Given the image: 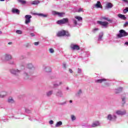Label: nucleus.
<instances>
[{
  "label": "nucleus",
  "instance_id": "nucleus-10",
  "mask_svg": "<svg viewBox=\"0 0 128 128\" xmlns=\"http://www.w3.org/2000/svg\"><path fill=\"white\" fill-rule=\"evenodd\" d=\"M20 72V71L18 70H16L14 69H12L10 70V72L12 74H19Z\"/></svg>",
  "mask_w": 128,
  "mask_h": 128
},
{
  "label": "nucleus",
  "instance_id": "nucleus-34",
  "mask_svg": "<svg viewBox=\"0 0 128 128\" xmlns=\"http://www.w3.org/2000/svg\"><path fill=\"white\" fill-rule=\"evenodd\" d=\"M82 10H83V9L82 8H79V9L78 10V12H84Z\"/></svg>",
  "mask_w": 128,
  "mask_h": 128
},
{
  "label": "nucleus",
  "instance_id": "nucleus-11",
  "mask_svg": "<svg viewBox=\"0 0 128 128\" xmlns=\"http://www.w3.org/2000/svg\"><path fill=\"white\" fill-rule=\"evenodd\" d=\"M32 14L34 16H43V18H46V15L43 14L32 13Z\"/></svg>",
  "mask_w": 128,
  "mask_h": 128
},
{
  "label": "nucleus",
  "instance_id": "nucleus-28",
  "mask_svg": "<svg viewBox=\"0 0 128 128\" xmlns=\"http://www.w3.org/2000/svg\"><path fill=\"white\" fill-rule=\"evenodd\" d=\"M16 34H22V30H17L16 31Z\"/></svg>",
  "mask_w": 128,
  "mask_h": 128
},
{
  "label": "nucleus",
  "instance_id": "nucleus-35",
  "mask_svg": "<svg viewBox=\"0 0 128 128\" xmlns=\"http://www.w3.org/2000/svg\"><path fill=\"white\" fill-rule=\"evenodd\" d=\"M74 24H75V26H77L78 22H76V20H74Z\"/></svg>",
  "mask_w": 128,
  "mask_h": 128
},
{
  "label": "nucleus",
  "instance_id": "nucleus-1",
  "mask_svg": "<svg viewBox=\"0 0 128 128\" xmlns=\"http://www.w3.org/2000/svg\"><path fill=\"white\" fill-rule=\"evenodd\" d=\"M70 36V33H68V32L64 30L60 31L57 34V36Z\"/></svg>",
  "mask_w": 128,
  "mask_h": 128
},
{
  "label": "nucleus",
  "instance_id": "nucleus-6",
  "mask_svg": "<svg viewBox=\"0 0 128 128\" xmlns=\"http://www.w3.org/2000/svg\"><path fill=\"white\" fill-rule=\"evenodd\" d=\"M32 18V16L30 15H26L25 16V24H28L30 22V18Z\"/></svg>",
  "mask_w": 128,
  "mask_h": 128
},
{
  "label": "nucleus",
  "instance_id": "nucleus-45",
  "mask_svg": "<svg viewBox=\"0 0 128 128\" xmlns=\"http://www.w3.org/2000/svg\"><path fill=\"white\" fill-rule=\"evenodd\" d=\"M30 36H34V33H31L30 34Z\"/></svg>",
  "mask_w": 128,
  "mask_h": 128
},
{
  "label": "nucleus",
  "instance_id": "nucleus-21",
  "mask_svg": "<svg viewBox=\"0 0 128 128\" xmlns=\"http://www.w3.org/2000/svg\"><path fill=\"white\" fill-rule=\"evenodd\" d=\"M6 60H12V56L6 54Z\"/></svg>",
  "mask_w": 128,
  "mask_h": 128
},
{
  "label": "nucleus",
  "instance_id": "nucleus-24",
  "mask_svg": "<svg viewBox=\"0 0 128 128\" xmlns=\"http://www.w3.org/2000/svg\"><path fill=\"white\" fill-rule=\"evenodd\" d=\"M75 18H76V20H78L79 22L80 20H82V18L80 17V16H75Z\"/></svg>",
  "mask_w": 128,
  "mask_h": 128
},
{
  "label": "nucleus",
  "instance_id": "nucleus-37",
  "mask_svg": "<svg viewBox=\"0 0 128 128\" xmlns=\"http://www.w3.org/2000/svg\"><path fill=\"white\" fill-rule=\"evenodd\" d=\"M39 44H40V42H34V46H38Z\"/></svg>",
  "mask_w": 128,
  "mask_h": 128
},
{
  "label": "nucleus",
  "instance_id": "nucleus-25",
  "mask_svg": "<svg viewBox=\"0 0 128 128\" xmlns=\"http://www.w3.org/2000/svg\"><path fill=\"white\" fill-rule=\"evenodd\" d=\"M102 20H108V22H112V20L106 17H102Z\"/></svg>",
  "mask_w": 128,
  "mask_h": 128
},
{
  "label": "nucleus",
  "instance_id": "nucleus-23",
  "mask_svg": "<svg viewBox=\"0 0 128 128\" xmlns=\"http://www.w3.org/2000/svg\"><path fill=\"white\" fill-rule=\"evenodd\" d=\"M122 90V88H120L116 90V94H119Z\"/></svg>",
  "mask_w": 128,
  "mask_h": 128
},
{
  "label": "nucleus",
  "instance_id": "nucleus-4",
  "mask_svg": "<svg viewBox=\"0 0 128 128\" xmlns=\"http://www.w3.org/2000/svg\"><path fill=\"white\" fill-rule=\"evenodd\" d=\"M70 48L72 50H80V46L75 44H72Z\"/></svg>",
  "mask_w": 128,
  "mask_h": 128
},
{
  "label": "nucleus",
  "instance_id": "nucleus-39",
  "mask_svg": "<svg viewBox=\"0 0 128 128\" xmlns=\"http://www.w3.org/2000/svg\"><path fill=\"white\" fill-rule=\"evenodd\" d=\"M78 72L79 74H80V72H82V69L78 68Z\"/></svg>",
  "mask_w": 128,
  "mask_h": 128
},
{
  "label": "nucleus",
  "instance_id": "nucleus-50",
  "mask_svg": "<svg viewBox=\"0 0 128 128\" xmlns=\"http://www.w3.org/2000/svg\"><path fill=\"white\" fill-rule=\"evenodd\" d=\"M64 67L66 68V64H63Z\"/></svg>",
  "mask_w": 128,
  "mask_h": 128
},
{
  "label": "nucleus",
  "instance_id": "nucleus-53",
  "mask_svg": "<svg viewBox=\"0 0 128 128\" xmlns=\"http://www.w3.org/2000/svg\"><path fill=\"white\" fill-rule=\"evenodd\" d=\"M0 34H2V31H0Z\"/></svg>",
  "mask_w": 128,
  "mask_h": 128
},
{
  "label": "nucleus",
  "instance_id": "nucleus-51",
  "mask_svg": "<svg viewBox=\"0 0 128 128\" xmlns=\"http://www.w3.org/2000/svg\"><path fill=\"white\" fill-rule=\"evenodd\" d=\"M70 103L72 102V100H70Z\"/></svg>",
  "mask_w": 128,
  "mask_h": 128
},
{
  "label": "nucleus",
  "instance_id": "nucleus-26",
  "mask_svg": "<svg viewBox=\"0 0 128 128\" xmlns=\"http://www.w3.org/2000/svg\"><path fill=\"white\" fill-rule=\"evenodd\" d=\"M8 102H10V104H14V99L12 98H9L8 100Z\"/></svg>",
  "mask_w": 128,
  "mask_h": 128
},
{
  "label": "nucleus",
  "instance_id": "nucleus-43",
  "mask_svg": "<svg viewBox=\"0 0 128 128\" xmlns=\"http://www.w3.org/2000/svg\"><path fill=\"white\" fill-rule=\"evenodd\" d=\"M69 72H70L71 74H72V72H74L72 71V69H70V68L69 69Z\"/></svg>",
  "mask_w": 128,
  "mask_h": 128
},
{
  "label": "nucleus",
  "instance_id": "nucleus-36",
  "mask_svg": "<svg viewBox=\"0 0 128 128\" xmlns=\"http://www.w3.org/2000/svg\"><path fill=\"white\" fill-rule=\"evenodd\" d=\"M124 26L126 27V26H128V22H126L124 23Z\"/></svg>",
  "mask_w": 128,
  "mask_h": 128
},
{
  "label": "nucleus",
  "instance_id": "nucleus-27",
  "mask_svg": "<svg viewBox=\"0 0 128 128\" xmlns=\"http://www.w3.org/2000/svg\"><path fill=\"white\" fill-rule=\"evenodd\" d=\"M102 36H104V34H100L99 38H98V40H102Z\"/></svg>",
  "mask_w": 128,
  "mask_h": 128
},
{
  "label": "nucleus",
  "instance_id": "nucleus-38",
  "mask_svg": "<svg viewBox=\"0 0 128 128\" xmlns=\"http://www.w3.org/2000/svg\"><path fill=\"white\" fill-rule=\"evenodd\" d=\"M49 123L50 124H54V121L52 120H51L49 122Z\"/></svg>",
  "mask_w": 128,
  "mask_h": 128
},
{
  "label": "nucleus",
  "instance_id": "nucleus-13",
  "mask_svg": "<svg viewBox=\"0 0 128 128\" xmlns=\"http://www.w3.org/2000/svg\"><path fill=\"white\" fill-rule=\"evenodd\" d=\"M118 18H120L124 20H126V17L124 15H123L122 14H118Z\"/></svg>",
  "mask_w": 128,
  "mask_h": 128
},
{
  "label": "nucleus",
  "instance_id": "nucleus-22",
  "mask_svg": "<svg viewBox=\"0 0 128 128\" xmlns=\"http://www.w3.org/2000/svg\"><path fill=\"white\" fill-rule=\"evenodd\" d=\"M40 2V0H34L31 3V4H38Z\"/></svg>",
  "mask_w": 128,
  "mask_h": 128
},
{
  "label": "nucleus",
  "instance_id": "nucleus-20",
  "mask_svg": "<svg viewBox=\"0 0 128 128\" xmlns=\"http://www.w3.org/2000/svg\"><path fill=\"white\" fill-rule=\"evenodd\" d=\"M6 96V92H2L0 94V98H4V96Z\"/></svg>",
  "mask_w": 128,
  "mask_h": 128
},
{
  "label": "nucleus",
  "instance_id": "nucleus-33",
  "mask_svg": "<svg viewBox=\"0 0 128 128\" xmlns=\"http://www.w3.org/2000/svg\"><path fill=\"white\" fill-rule=\"evenodd\" d=\"M52 94V92L50 91L48 93H47V96H51Z\"/></svg>",
  "mask_w": 128,
  "mask_h": 128
},
{
  "label": "nucleus",
  "instance_id": "nucleus-12",
  "mask_svg": "<svg viewBox=\"0 0 128 128\" xmlns=\"http://www.w3.org/2000/svg\"><path fill=\"white\" fill-rule=\"evenodd\" d=\"M116 116H114V118L110 114H108V120H116Z\"/></svg>",
  "mask_w": 128,
  "mask_h": 128
},
{
  "label": "nucleus",
  "instance_id": "nucleus-14",
  "mask_svg": "<svg viewBox=\"0 0 128 128\" xmlns=\"http://www.w3.org/2000/svg\"><path fill=\"white\" fill-rule=\"evenodd\" d=\"M12 12H13V14H20V10L18 9L13 8L12 10Z\"/></svg>",
  "mask_w": 128,
  "mask_h": 128
},
{
  "label": "nucleus",
  "instance_id": "nucleus-30",
  "mask_svg": "<svg viewBox=\"0 0 128 128\" xmlns=\"http://www.w3.org/2000/svg\"><path fill=\"white\" fill-rule=\"evenodd\" d=\"M71 118H72V120H76V116H74L72 115L71 116Z\"/></svg>",
  "mask_w": 128,
  "mask_h": 128
},
{
  "label": "nucleus",
  "instance_id": "nucleus-19",
  "mask_svg": "<svg viewBox=\"0 0 128 128\" xmlns=\"http://www.w3.org/2000/svg\"><path fill=\"white\" fill-rule=\"evenodd\" d=\"M18 2H19L21 4H26V1L24 0H18Z\"/></svg>",
  "mask_w": 128,
  "mask_h": 128
},
{
  "label": "nucleus",
  "instance_id": "nucleus-9",
  "mask_svg": "<svg viewBox=\"0 0 128 128\" xmlns=\"http://www.w3.org/2000/svg\"><path fill=\"white\" fill-rule=\"evenodd\" d=\"M126 110H124L123 111L120 110H118L116 112V114H120V115H124V114H126Z\"/></svg>",
  "mask_w": 128,
  "mask_h": 128
},
{
  "label": "nucleus",
  "instance_id": "nucleus-5",
  "mask_svg": "<svg viewBox=\"0 0 128 128\" xmlns=\"http://www.w3.org/2000/svg\"><path fill=\"white\" fill-rule=\"evenodd\" d=\"M97 24L104 28H106L108 26V22L97 21Z\"/></svg>",
  "mask_w": 128,
  "mask_h": 128
},
{
  "label": "nucleus",
  "instance_id": "nucleus-7",
  "mask_svg": "<svg viewBox=\"0 0 128 128\" xmlns=\"http://www.w3.org/2000/svg\"><path fill=\"white\" fill-rule=\"evenodd\" d=\"M53 14L54 16H64L65 14V13L64 12H56V11H54L53 12Z\"/></svg>",
  "mask_w": 128,
  "mask_h": 128
},
{
  "label": "nucleus",
  "instance_id": "nucleus-29",
  "mask_svg": "<svg viewBox=\"0 0 128 128\" xmlns=\"http://www.w3.org/2000/svg\"><path fill=\"white\" fill-rule=\"evenodd\" d=\"M49 51L50 52L51 54H52L54 52V50L53 48H50V49H49Z\"/></svg>",
  "mask_w": 128,
  "mask_h": 128
},
{
  "label": "nucleus",
  "instance_id": "nucleus-18",
  "mask_svg": "<svg viewBox=\"0 0 128 128\" xmlns=\"http://www.w3.org/2000/svg\"><path fill=\"white\" fill-rule=\"evenodd\" d=\"M62 121H60V122H56L55 126L56 128H58L59 126H62Z\"/></svg>",
  "mask_w": 128,
  "mask_h": 128
},
{
  "label": "nucleus",
  "instance_id": "nucleus-32",
  "mask_svg": "<svg viewBox=\"0 0 128 128\" xmlns=\"http://www.w3.org/2000/svg\"><path fill=\"white\" fill-rule=\"evenodd\" d=\"M28 68H32V64H28Z\"/></svg>",
  "mask_w": 128,
  "mask_h": 128
},
{
  "label": "nucleus",
  "instance_id": "nucleus-8",
  "mask_svg": "<svg viewBox=\"0 0 128 128\" xmlns=\"http://www.w3.org/2000/svg\"><path fill=\"white\" fill-rule=\"evenodd\" d=\"M94 6L95 8H102V6L100 1L97 2V3L94 5Z\"/></svg>",
  "mask_w": 128,
  "mask_h": 128
},
{
  "label": "nucleus",
  "instance_id": "nucleus-47",
  "mask_svg": "<svg viewBox=\"0 0 128 128\" xmlns=\"http://www.w3.org/2000/svg\"><path fill=\"white\" fill-rule=\"evenodd\" d=\"M125 46H128V42L124 43Z\"/></svg>",
  "mask_w": 128,
  "mask_h": 128
},
{
  "label": "nucleus",
  "instance_id": "nucleus-48",
  "mask_svg": "<svg viewBox=\"0 0 128 128\" xmlns=\"http://www.w3.org/2000/svg\"><path fill=\"white\" fill-rule=\"evenodd\" d=\"M124 2H128V0H122Z\"/></svg>",
  "mask_w": 128,
  "mask_h": 128
},
{
  "label": "nucleus",
  "instance_id": "nucleus-16",
  "mask_svg": "<svg viewBox=\"0 0 128 128\" xmlns=\"http://www.w3.org/2000/svg\"><path fill=\"white\" fill-rule=\"evenodd\" d=\"M106 82V79L102 78L96 80V82L100 84H102V82Z\"/></svg>",
  "mask_w": 128,
  "mask_h": 128
},
{
  "label": "nucleus",
  "instance_id": "nucleus-55",
  "mask_svg": "<svg viewBox=\"0 0 128 128\" xmlns=\"http://www.w3.org/2000/svg\"><path fill=\"white\" fill-rule=\"evenodd\" d=\"M60 84H62V82H60Z\"/></svg>",
  "mask_w": 128,
  "mask_h": 128
},
{
  "label": "nucleus",
  "instance_id": "nucleus-42",
  "mask_svg": "<svg viewBox=\"0 0 128 128\" xmlns=\"http://www.w3.org/2000/svg\"><path fill=\"white\" fill-rule=\"evenodd\" d=\"M60 94H62V92H58L57 94V96H62V95H60Z\"/></svg>",
  "mask_w": 128,
  "mask_h": 128
},
{
  "label": "nucleus",
  "instance_id": "nucleus-40",
  "mask_svg": "<svg viewBox=\"0 0 128 128\" xmlns=\"http://www.w3.org/2000/svg\"><path fill=\"white\" fill-rule=\"evenodd\" d=\"M24 76H26V77L25 78V79H26V80H28V74H25Z\"/></svg>",
  "mask_w": 128,
  "mask_h": 128
},
{
  "label": "nucleus",
  "instance_id": "nucleus-17",
  "mask_svg": "<svg viewBox=\"0 0 128 128\" xmlns=\"http://www.w3.org/2000/svg\"><path fill=\"white\" fill-rule=\"evenodd\" d=\"M100 126V122L98 121H96L95 123H93L92 126V128H95V126Z\"/></svg>",
  "mask_w": 128,
  "mask_h": 128
},
{
  "label": "nucleus",
  "instance_id": "nucleus-3",
  "mask_svg": "<svg viewBox=\"0 0 128 128\" xmlns=\"http://www.w3.org/2000/svg\"><path fill=\"white\" fill-rule=\"evenodd\" d=\"M120 34L118 35V38H122V36H128V32H126L124 30H120Z\"/></svg>",
  "mask_w": 128,
  "mask_h": 128
},
{
  "label": "nucleus",
  "instance_id": "nucleus-46",
  "mask_svg": "<svg viewBox=\"0 0 128 128\" xmlns=\"http://www.w3.org/2000/svg\"><path fill=\"white\" fill-rule=\"evenodd\" d=\"M78 94H82V90H80L79 92H78Z\"/></svg>",
  "mask_w": 128,
  "mask_h": 128
},
{
  "label": "nucleus",
  "instance_id": "nucleus-52",
  "mask_svg": "<svg viewBox=\"0 0 128 128\" xmlns=\"http://www.w3.org/2000/svg\"><path fill=\"white\" fill-rule=\"evenodd\" d=\"M0 2H4V0H0Z\"/></svg>",
  "mask_w": 128,
  "mask_h": 128
},
{
  "label": "nucleus",
  "instance_id": "nucleus-49",
  "mask_svg": "<svg viewBox=\"0 0 128 128\" xmlns=\"http://www.w3.org/2000/svg\"><path fill=\"white\" fill-rule=\"evenodd\" d=\"M12 44V42H9L8 43V44Z\"/></svg>",
  "mask_w": 128,
  "mask_h": 128
},
{
  "label": "nucleus",
  "instance_id": "nucleus-44",
  "mask_svg": "<svg viewBox=\"0 0 128 128\" xmlns=\"http://www.w3.org/2000/svg\"><path fill=\"white\" fill-rule=\"evenodd\" d=\"M93 30H94V32H96V30H98V28H96L94 29Z\"/></svg>",
  "mask_w": 128,
  "mask_h": 128
},
{
  "label": "nucleus",
  "instance_id": "nucleus-2",
  "mask_svg": "<svg viewBox=\"0 0 128 128\" xmlns=\"http://www.w3.org/2000/svg\"><path fill=\"white\" fill-rule=\"evenodd\" d=\"M68 22V18H64L57 21L58 24H64Z\"/></svg>",
  "mask_w": 128,
  "mask_h": 128
},
{
  "label": "nucleus",
  "instance_id": "nucleus-54",
  "mask_svg": "<svg viewBox=\"0 0 128 128\" xmlns=\"http://www.w3.org/2000/svg\"><path fill=\"white\" fill-rule=\"evenodd\" d=\"M54 86H58V85H56V84H54Z\"/></svg>",
  "mask_w": 128,
  "mask_h": 128
},
{
  "label": "nucleus",
  "instance_id": "nucleus-15",
  "mask_svg": "<svg viewBox=\"0 0 128 128\" xmlns=\"http://www.w3.org/2000/svg\"><path fill=\"white\" fill-rule=\"evenodd\" d=\"M114 5L111 2H108L106 5V8H112Z\"/></svg>",
  "mask_w": 128,
  "mask_h": 128
},
{
  "label": "nucleus",
  "instance_id": "nucleus-31",
  "mask_svg": "<svg viewBox=\"0 0 128 128\" xmlns=\"http://www.w3.org/2000/svg\"><path fill=\"white\" fill-rule=\"evenodd\" d=\"M123 12L124 14H126V12H128V8L123 10Z\"/></svg>",
  "mask_w": 128,
  "mask_h": 128
},
{
  "label": "nucleus",
  "instance_id": "nucleus-41",
  "mask_svg": "<svg viewBox=\"0 0 128 128\" xmlns=\"http://www.w3.org/2000/svg\"><path fill=\"white\" fill-rule=\"evenodd\" d=\"M122 98V102H124V104H126V102H124L126 98Z\"/></svg>",
  "mask_w": 128,
  "mask_h": 128
}]
</instances>
